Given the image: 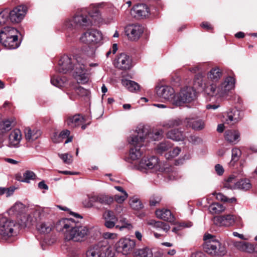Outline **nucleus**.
I'll list each match as a JSON object with an SVG mask.
<instances>
[{"instance_id": "26", "label": "nucleus", "mask_w": 257, "mask_h": 257, "mask_svg": "<svg viewBox=\"0 0 257 257\" xmlns=\"http://www.w3.org/2000/svg\"><path fill=\"white\" fill-rule=\"evenodd\" d=\"M18 31L10 27L4 28L0 32V40H6L7 38L18 37Z\"/></svg>"}, {"instance_id": "12", "label": "nucleus", "mask_w": 257, "mask_h": 257, "mask_svg": "<svg viewBox=\"0 0 257 257\" xmlns=\"http://www.w3.org/2000/svg\"><path fill=\"white\" fill-rule=\"evenodd\" d=\"M91 117H84L78 114L69 117L67 120L68 125L71 127H81V128H85L90 122Z\"/></svg>"}, {"instance_id": "57", "label": "nucleus", "mask_w": 257, "mask_h": 257, "mask_svg": "<svg viewBox=\"0 0 257 257\" xmlns=\"http://www.w3.org/2000/svg\"><path fill=\"white\" fill-rule=\"evenodd\" d=\"M236 181V180L235 176L232 175L227 178L226 182L224 184V186L225 187H227L228 188L234 189V188L229 187V186L232 185V186H233V185H236L237 182Z\"/></svg>"}, {"instance_id": "14", "label": "nucleus", "mask_w": 257, "mask_h": 257, "mask_svg": "<svg viewBox=\"0 0 257 257\" xmlns=\"http://www.w3.org/2000/svg\"><path fill=\"white\" fill-rule=\"evenodd\" d=\"M114 65L120 70H129L132 67V59L129 55L121 53L115 59Z\"/></svg>"}, {"instance_id": "1", "label": "nucleus", "mask_w": 257, "mask_h": 257, "mask_svg": "<svg viewBox=\"0 0 257 257\" xmlns=\"http://www.w3.org/2000/svg\"><path fill=\"white\" fill-rule=\"evenodd\" d=\"M56 228L64 234L66 240L81 242L86 239L89 233L87 226H81L72 218H63L57 222Z\"/></svg>"}, {"instance_id": "18", "label": "nucleus", "mask_w": 257, "mask_h": 257, "mask_svg": "<svg viewBox=\"0 0 257 257\" xmlns=\"http://www.w3.org/2000/svg\"><path fill=\"white\" fill-rule=\"evenodd\" d=\"M159 160L156 157H152L149 159H143L140 162L138 169L142 172L147 169H158Z\"/></svg>"}, {"instance_id": "3", "label": "nucleus", "mask_w": 257, "mask_h": 257, "mask_svg": "<svg viewBox=\"0 0 257 257\" xmlns=\"http://www.w3.org/2000/svg\"><path fill=\"white\" fill-rule=\"evenodd\" d=\"M137 131L132 130L131 134L127 138V141L131 145L128 159L132 161L139 159L143 153V151L141 149L143 146V132H137Z\"/></svg>"}, {"instance_id": "55", "label": "nucleus", "mask_w": 257, "mask_h": 257, "mask_svg": "<svg viewBox=\"0 0 257 257\" xmlns=\"http://www.w3.org/2000/svg\"><path fill=\"white\" fill-rule=\"evenodd\" d=\"M59 157L63 160V162L66 164H70L72 162V156L68 153L58 154Z\"/></svg>"}, {"instance_id": "63", "label": "nucleus", "mask_w": 257, "mask_h": 257, "mask_svg": "<svg viewBox=\"0 0 257 257\" xmlns=\"http://www.w3.org/2000/svg\"><path fill=\"white\" fill-rule=\"evenodd\" d=\"M103 236L105 239H114L117 237V234L114 233L105 232L103 233Z\"/></svg>"}, {"instance_id": "62", "label": "nucleus", "mask_w": 257, "mask_h": 257, "mask_svg": "<svg viewBox=\"0 0 257 257\" xmlns=\"http://www.w3.org/2000/svg\"><path fill=\"white\" fill-rule=\"evenodd\" d=\"M89 15L91 17L93 18L95 20H97L100 16V13L99 11L97 9H93L92 11L89 12Z\"/></svg>"}, {"instance_id": "27", "label": "nucleus", "mask_w": 257, "mask_h": 257, "mask_svg": "<svg viewBox=\"0 0 257 257\" xmlns=\"http://www.w3.org/2000/svg\"><path fill=\"white\" fill-rule=\"evenodd\" d=\"M156 215L158 218L165 221L170 222L174 221V216L172 215L171 211L169 209H158L156 211Z\"/></svg>"}, {"instance_id": "30", "label": "nucleus", "mask_w": 257, "mask_h": 257, "mask_svg": "<svg viewBox=\"0 0 257 257\" xmlns=\"http://www.w3.org/2000/svg\"><path fill=\"white\" fill-rule=\"evenodd\" d=\"M0 42L5 48L9 49L17 48L20 45L18 37L14 38L10 37V38H7L6 40H0Z\"/></svg>"}, {"instance_id": "32", "label": "nucleus", "mask_w": 257, "mask_h": 257, "mask_svg": "<svg viewBox=\"0 0 257 257\" xmlns=\"http://www.w3.org/2000/svg\"><path fill=\"white\" fill-rule=\"evenodd\" d=\"M54 227V224L52 221H42L37 224L38 230L42 233H49Z\"/></svg>"}, {"instance_id": "13", "label": "nucleus", "mask_w": 257, "mask_h": 257, "mask_svg": "<svg viewBox=\"0 0 257 257\" xmlns=\"http://www.w3.org/2000/svg\"><path fill=\"white\" fill-rule=\"evenodd\" d=\"M8 12L9 20L13 23H19L24 19L27 12V8L24 6H18L12 11L8 9Z\"/></svg>"}, {"instance_id": "33", "label": "nucleus", "mask_w": 257, "mask_h": 257, "mask_svg": "<svg viewBox=\"0 0 257 257\" xmlns=\"http://www.w3.org/2000/svg\"><path fill=\"white\" fill-rule=\"evenodd\" d=\"M222 75V72L221 69L218 67H215L208 72L207 78L213 82H217L220 79Z\"/></svg>"}, {"instance_id": "25", "label": "nucleus", "mask_w": 257, "mask_h": 257, "mask_svg": "<svg viewBox=\"0 0 257 257\" xmlns=\"http://www.w3.org/2000/svg\"><path fill=\"white\" fill-rule=\"evenodd\" d=\"M224 137L229 143L236 144L239 140L240 133L237 130H226L224 132Z\"/></svg>"}, {"instance_id": "29", "label": "nucleus", "mask_w": 257, "mask_h": 257, "mask_svg": "<svg viewBox=\"0 0 257 257\" xmlns=\"http://www.w3.org/2000/svg\"><path fill=\"white\" fill-rule=\"evenodd\" d=\"M168 138L175 141H181L186 137L185 134L180 130H170L167 133Z\"/></svg>"}, {"instance_id": "45", "label": "nucleus", "mask_w": 257, "mask_h": 257, "mask_svg": "<svg viewBox=\"0 0 257 257\" xmlns=\"http://www.w3.org/2000/svg\"><path fill=\"white\" fill-rule=\"evenodd\" d=\"M66 80V78L64 77L61 78L58 76H54L51 79V83L56 87H61L64 86Z\"/></svg>"}, {"instance_id": "48", "label": "nucleus", "mask_w": 257, "mask_h": 257, "mask_svg": "<svg viewBox=\"0 0 257 257\" xmlns=\"http://www.w3.org/2000/svg\"><path fill=\"white\" fill-rule=\"evenodd\" d=\"M131 207L135 210H138L142 208L143 205L141 201L137 198L133 197L130 201Z\"/></svg>"}, {"instance_id": "28", "label": "nucleus", "mask_w": 257, "mask_h": 257, "mask_svg": "<svg viewBox=\"0 0 257 257\" xmlns=\"http://www.w3.org/2000/svg\"><path fill=\"white\" fill-rule=\"evenodd\" d=\"M41 135L40 130H25V138L27 143H32Z\"/></svg>"}, {"instance_id": "34", "label": "nucleus", "mask_w": 257, "mask_h": 257, "mask_svg": "<svg viewBox=\"0 0 257 257\" xmlns=\"http://www.w3.org/2000/svg\"><path fill=\"white\" fill-rule=\"evenodd\" d=\"M93 200L96 201L104 205H111L114 201V198L112 196L106 195H100L98 196H93Z\"/></svg>"}, {"instance_id": "40", "label": "nucleus", "mask_w": 257, "mask_h": 257, "mask_svg": "<svg viewBox=\"0 0 257 257\" xmlns=\"http://www.w3.org/2000/svg\"><path fill=\"white\" fill-rule=\"evenodd\" d=\"M233 185V186L232 185H229V186L245 191L249 190L251 186L250 181L247 179H241L237 181L236 185Z\"/></svg>"}, {"instance_id": "35", "label": "nucleus", "mask_w": 257, "mask_h": 257, "mask_svg": "<svg viewBox=\"0 0 257 257\" xmlns=\"http://www.w3.org/2000/svg\"><path fill=\"white\" fill-rule=\"evenodd\" d=\"M25 205L21 202H16L9 210L11 215H19L22 214L25 210Z\"/></svg>"}, {"instance_id": "53", "label": "nucleus", "mask_w": 257, "mask_h": 257, "mask_svg": "<svg viewBox=\"0 0 257 257\" xmlns=\"http://www.w3.org/2000/svg\"><path fill=\"white\" fill-rule=\"evenodd\" d=\"M16 122L9 119L0 121V128H7L9 127H15Z\"/></svg>"}, {"instance_id": "17", "label": "nucleus", "mask_w": 257, "mask_h": 257, "mask_svg": "<svg viewBox=\"0 0 257 257\" xmlns=\"http://www.w3.org/2000/svg\"><path fill=\"white\" fill-rule=\"evenodd\" d=\"M131 15L137 19H144L150 15V10L148 7L144 4L135 5L131 10Z\"/></svg>"}, {"instance_id": "10", "label": "nucleus", "mask_w": 257, "mask_h": 257, "mask_svg": "<svg viewBox=\"0 0 257 257\" xmlns=\"http://www.w3.org/2000/svg\"><path fill=\"white\" fill-rule=\"evenodd\" d=\"M136 245V241L129 238H122L115 244V250L123 255L131 254Z\"/></svg>"}, {"instance_id": "59", "label": "nucleus", "mask_w": 257, "mask_h": 257, "mask_svg": "<svg viewBox=\"0 0 257 257\" xmlns=\"http://www.w3.org/2000/svg\"><path fill=\"white\" fill-rule=\"evenodd\" d=\"M128 194L126 192H124V194L122 195H115L113 197L114 200L118 203H122L127 198Z\"/></svg>"}, {"instance_id": "56", "label": "nucleus", "mask_w": 257, "mask_h": 257, "mask_svg": "<svg viewBox=\"0 0 257 257\" xmlns=\"http://www.w3.org/2000/svg\"><path fill=\"white\" fill-rule=\"evenodd\" d=\"M24 219H21L22 223H24L26 225H30L36 221V218L34 217L33 214L27 215V218L23 216Z\"/></svg>"}, {"instance_id": "43", "label": "nucleus", "mask_w": 257, "mask_h": 257, "mask_svg": "<svg viewBox=\"0 0 257 257\" xmlns=\"http://www.w3.org/2000/svg\"><path fill=\"white\" fill-rule=\"evenodd\" d=\"M184 123L179 118H174L168 120L163 123L162 126L164 127L171 128L179 126Z\"/></svg>"}, {"instance_id": "46", "label": "nucleus", "mask_w": 257, "mask_h": 257, "mask_svg": "<svg viewBox=\"0 0 257 257\" xmlns=\"http://www.w3.org/2000/svg\"><path fill=\"white\" fill-rule=\"evenodd\" d=\"M241 151L236 148H233L232 149V155H231V160L229 163V165L230 167H233L235 163L239 160L240 157L241 156Z\"/></svg>"}, {"instance_id": "58", "label": "nucleus", "mask_w": 257, "mask_h": 257, "mask_svg": "<svg viewBox=\"0 0 257 257\" xmlns=\"http://www.w3.org/2000/svg\"><path fill=\"white\" fill-rule=\"evenodd\" d=\"M24 180L25 182H29V181L34 179L35 177L34 173L31 171H27L23 174Z\"/></svg>"}, {"instance_id": "11", "label": "nucleus", "mask_w": 257, "mask_h": 257, "mask_svg": "<svg viewBox=\"0 0 257 257\" xmlns=\"http://www.w3.org/2000/svg\"><path fill=\"white\" fill-rule=\"evenodd\" d=\"M195 90L191 86H185L182 88L176 97V102L181 103L191 102L195 98Z\"/></svg>"}, {"instance_id": "31", "label": "nucleus", "mask_w": 257, "mask_h": 257, "mask_svg": "<svg viewBox=\"0 0 257 257\" xmlns=\"http://www.w3.org/2000/svg\"><path fill=\"white\" fill-rule=\"evenodd\" d=\"M233 245L242 251L251 252L254 250L253 246L247 242L234 241L233 242Z\"/></svg>"}, {"instance_id": "16", "label": "nucleus", "mask_w": 257, "mask_h": 257, "mask_svg": "<svg viewBox=\"0 0 257 257\" xmlns=\"http://www.w3.org/2000/svg\"><path fill=\"white\" fill-rule=\"evenodd\" d=\"M144 32V28L139 24H133L127 26L125 28V33L129 40H138Z\"/></svg>"}, {"instance_id": "64", "label": "nucleus", "mask_w": 257, "mask_h": 257, "mask_svg": "<svg viewBox=\"0 0 257 257\" xmlns=\"http://www.w3.org/2000/svg\"><path fill=\"white\" fill-rule=\"evenodd\" d=\"M161 201V199L159 197H153L150 199V204L151 206H155Z\"/></svg>"}, {"instance_id": "61", "label": "nucleus", "mask_w": 257, "mask_h": 257, "mask_svg": "<svg viewBox=\"0 0 257 257\" xmlns=\"http://www.w3.org/2000/svg\"><path fill=\"white\" fill-rule=\"evenodd\" d=\"M76 92L78 95L80 96H87L89 94V92L87 89L82 87H79L76 88Z\"/></svg>"}, {"instance_id": "51", "label": "nucleus", "mask_w": 257, "mask_h": 257, "mask_svg": "<svg viewBox=\"0 0 257 257\" xmlns=\"http://www.w3.org/2000/svg\"><path fill=\"white\" fill-rule=\"evenodd\" d=\"M213 195H215L216 198L221 201L229 203H233L236 201V198L235 197L228 198L221 193H214Z\"/></svg>"}, {"instance_id": "47", "label": "nucleus", "mask_w": 257, "mask_h": 257, "mask_svg": "<svg viewBox=\"0 0 257 257\" xmlns=\"http://www.w3.org/2000/svg\"><path fill=\"white\" fill-rule=\"evenodd\" d=\"M191 120V121L190 122V119H186L184 120V123H189L192 124V128H203L205 127V123L202 120L198 119Z\"/></svg>"}, {"instance_id": "39", "label": "nucleus", "mask_w": 257, "mask_h": 257, "mask_svg": "<svg viewBox=\"0 0 257 257\" xmlns=\"http://www.w3.org/2000/svg\"><path fill=\"white\" fill-rule=\"evenodd\" d=\"M225 209L226 207L219 203H213L208 207V210L212 214H220Z\"/></svg>"}, {"instance_id": "8", "label": "nucleus", "mask_w": 257, "mask_h": 257, "mask_svg": "<svg viewBox=\"0 0 257 257\" xmlns=\"http://www.w3.org/2000/svg\"><path fill=\"white\" fill-rule=\"evenodd\" d=\"M19 225L16 222L0 215V234L3 237H10L16 234Z\"/></svg>"}, {"instance_id": "60", "label": "nucleus", "mask_w": 257, "mask_h": 257, "mask_svg": "<svg viewBox=\"0 0 257 257\" xmlns=\"http://www.w3.org/2000/svg\"><path fill=\"white\" fill-rule=\"evenodd\" d=\"M93 196H87L84 200H83V204L86 207H91L93 206V202H96L92 199Z\"/></svg>"}, {"instance_id": "36", "label": "nucleus", "mask_w": 257, "mask_h": 257, "mask_svg": "<svg viewBox=\"0 0 257 257\" xmlns=\"http://www.w3.org/2000/svg\"><path fill=\"white\" fill-rule=\"evenodd\" d=\"M148 224L157 228L159 230H163L165 232H167L170 228L168 224L162 221H156L153 219L149 220L148 221Z\"/></svg>"}, {"instance_id": "54", "label": "nucleus", "mask_w": 257, "mask_h": 257, "mask_svg": "<svg viewBox=\"0 0 257 257\" xmlns=\"http://www.w3.org/2000/svg\"><path fill=\"white\" fill-rule=\"evenodd\" d=\"M15 188L14 187H10V188H0V195H2L4 194L6 195V197H9L12 195Z\"/></svg>"}, {"instance_id": "44", "label": "nucleus", "mask_w": 257, "mask_h": 257, "mask_svg": "<svg viewBox=\"0 0 257 257\" xmlns=\"http://www.w3.org/2000/svg\"><path fill=\"white\" fill-rule=\"evenodd\" d=\"M76 24L75 23V20L72 18H67L63 22V28L64 30L68 31H72L77 28Z\"/></svg>"}, {"instance_id": "22", "label": "nucleus", "mask_w": 257, "mask_h": 257, "mask_svg": "<svg viewBox=\"0 0 257 257\" xmlns=\"http://www.w3.org/2000/svg\"><path fill=\"white\" fill-rule=\"evenodd\" d=\"M157 94L159 97L169 100L173 98L174 90L171 87L161 86L157 88Z\"/></svg>"}, {"instance_id": "21", "label": "nucleus", "mask_w": 257, "mask_h": 257, "mask_svg": "<svg viewBox=\"0 0 257 257\" xmlns=\"http://www.w3.org/2000/svg\"><path fill=\"white\" fill-rule=\"evenodd\" d=\"M137 132H143V141L145 139L149 141H156L162 137L163 132L162 130H137Z\"/></svg>"}, {"instance_id": "42", "label": "nucleus", "mask_w": 257, "mask_h": 257, "mask_svg": "<svg viewBox=\"0 0 257 257\" xmlns=\"http://www.w3.org/2000/svg\"><path fill=\"white\" fill-rule=\"evenodd\" d=\"M172 144L169 141H163L159 144L155 150L157 153L162 154L172 147Z\"/></svg>"}, {"instance_id": "37", "label": "nucleus", "mask_w": 257, "mask_h": 257, "mask_svg": "<svg viewBox=\"0 0 257 257\" xmlns=\"http://www.w3.org/2000/svg\"><path fill=\"white\" fill-rule=\"evenodd\" d=\"M73 20H75V23L78 28L87 26L90 23L89 20L86 16L80 14L75 15L73 17Z\"/></svg>"}, {"instance_id": "5", "label": "nucleus", "mask_w": 257, "mask_h": 257, "mask_svg": "<svg viewBox=\"0 0 257 257\" xmlns=\"http://www.w3.org/2000/svg\"><path fill=\"white\" fill-rule=\"evenodd\" d=\"M235 79L233 77L228 76L217 87L214 84H210L209 88L206 91L207 94L215 96L217 98L226 96L229 92L234 87Z\"/></svg>"}, {"instance_id": "2", "label": "nucleus", "mask_w": 257, "mask_h": 257, "mask_svg": "<svg viewBox=\"0 0 257 257\" xmlns=\"http://www.w3.org/2000/svg\"><path fill=\"white\" fill-rule=\"evenodd\" d=\"M58 70L63 73L73 71V76L80 83H85L88 80L84 65L78 60L72 59L68 55H64L61 57L58 63Z\"/></svg>"}, {"instance_id": "50", "label": "nucleus", "mask_w": 257, "mask_h": 257, "mask_svg": "<svg viewBox=\"0 0 257 257\" xmlns=\"http://www.w3.org/2000/svg\"><path fill=\"white\" fill-rule=\"evenodd\" d=\"M116 214L112 211L108 210L105 211L103 213V217L104 219L118 221V217L116 216Z\"/></svg>"}, {"instance_id": "4", "label": "nucleus", "mask_w": 257, "mask_h": 257, "mask_svg": "<svg viewBox=\"0 0 257 257\" xmlns=\"http://www.w3.org/2000/svg\"><path fill=\"white\" fill-rule=\"evenodd\" d=\"M204 250L213 255L222 256L227 252L224 243L220 242L213 235L206 234L204 236Z\"/></svg>"}, {"instance_id": "41", "label": "nucleus", "mask_w": 257, "mask_h": 257, "mask_svg": "<svg viewBox=\"0 0 257 257\" xmlns=\"http://www.w3.org/2000/svg\"><path fill=\"white\" fill-rule=\"evenodd\" d=\"M122 84L130 91L135 92L140 89V86L139 84L134 81L127 79H122L121 81Z\"/></svg>"}, {"instance_id": "38", "label": "nucleus", "mask_w": 257, "mask_h": 257, "mask_svg": "<svg viewBox=\"0 0 257 257\" xmlns=\"http://www.w3.org/2000/svg\"><path fill=\"white\" fill-rule=\"evenodd\" d=\"M133 253L136 257H153V256L151 249L148 247L137 249Z\"/></svg>"}, {"instance_id": "9", "label": "nucleus", "mask_w": 257, "mask_h": 257, "mask_svg": "<svg viewBox=\"0 0 257 257\" xmlns=\"http://www.w3.org/2000/svg\"><path fill=\"white\" fill-rule=\"evenodd\" d=\"M241 113L240 111L235 108L224 113L222 119V123L218 124L217 128H225L228 127L225 126V124L231 126L235 124L240 120Z\"/></svg>"}, {"instance_id": "19", "label": "nucleus", "mask_w": 257, "mask_h": 257, "mask_svg": "<svg viewBox=\"0 0 257 257\" xmlns=\"http://www.w3.org/2000/svg\"><path fill=\"white\" fill-rule=\"evenodd\" d=\"M22 133L20 130H13L9 135L8 146L10 148H18L20 146Z\"/></svg>"}, {"instance_id": "52", "label": "nucleus", "mask_w": 257, "mask_h": 257, "mask_svg": "<svg viewBox=\"0 0 257 257\" xmlns=\"http://www.w3.org/2000/svg\"><path fill=\"white\" fill-rule=\"evenodd\" d=\"M181 152V149L176 147L174 148L173 150L168 152L167 153L165 154V158L166 159L170 160L172 159L177 156L180 154Z\"/></svg>"}, {"instance_id": "6", "label": "nucleus", "mask_w": 257, "mask_h": 257, "mask_svg": "<svg viewBox=\"0 0 257 257\" xmlns=\"http://www.w3.org/2000/svg\"><path fill=\"white\" fill-rule=\"evenodd\" d=\"M86 257H112L113 253L106 242H100L90 247L86 253Z\"/></svg>"}, {"instance_id": "49", "label": "nucleus", "mask_w": 257, "mask_h": 257, "mask_svg": "<svg viewBox=\"0 0 257 257\" xmlns=\"http://www.w3.org/2000/svg\"><path fill=\"white\" fill-rule=\"evenodd\" d=\"M9 21V13L8 9L0 12V27L6 24Z\"/></svg>"}, {"instance_id": "7", "label": "nucleus", "mask_w": 257, "mask_h": 257, "mask_svg": "<svg viewBox=\"0 0 257 257\" xmlns=\"http://www.w3.org/2000/svg\"><path fill=\"white\" fill-rule=\"evenodd\" d=\"M102 33L95 29L87 30L80 37V41L82 43L91 45H100L102 43Z\"/></svg>"}, {"instance_id": "24", "label": "nucleus", "mask_w": 257, "mask_h": 257, "mask_svg": "<svg viewBox=\"0 0 257 257\" xmlns=\"http://www.w3.org/2000/svg\"><path fill=\"white\" fill-rule=\"evenodd\" d=\"M116 222H117L114 221L105 219L104 225L108 228H112L115 226L116 228H119L120 230H122L124 228L131 229L133 228L132 225L128 223L125 219L122 218L120 219L119 222L121 223V225H115Z\"/></svg>"}, {"instance_id": "20", "label": "nucleus", "mask_w": 257, "mask_h": 257, "mask_svg": "<svg viewBox=\"0 0 257 257\" xmlns=\"http://www.w3.org/2000/svg\"><path fill=\"white\" fill-rule=\"evenodd\" d=\"M70 131L68 130H63L60 133H54L51 139L54 143H61L64 139H66L65 144H67L72 141V136H70Z\"/></svg>"}, {"instance_id": "23", "label": "nucleus", "mask_w": 257, "mask_h": 257, "mask_svg": "<svg viewBox=\"0 0 257 257\" xmlns=\"http://www.w3.org/2000/svg\"><path fill=\"white\" fill-rule=\"evenodd\" d=\"M207 83V79L201 74L196 75L194 81V86L199 90L203 91L207 94L206 90L209 88V85Z\"/></svg>"}, {"instance_id": "15", "label": "nucleus", "mask_w": 257, "mask_h": 257, "mask_svg": "<svg viewBox=\"0 0 257 257\" xmlns=\"http://www.w3.org/2000/svg\"><path fill=\"white\" fill-rule=\"evenodd\" d=\"M237 217L232 214H227L214 217V222L219 226L230 227L233 226Z\"/></svg>"}]
</instances>
